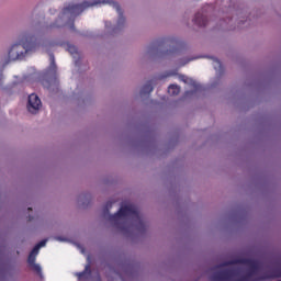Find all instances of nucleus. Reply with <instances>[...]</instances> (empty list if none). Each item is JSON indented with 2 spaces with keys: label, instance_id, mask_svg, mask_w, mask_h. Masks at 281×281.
I'll return each mask as SVG.
<instances>
[{
  "label": "nucleus",
  "instance_id": "nucleus-1",
  "mask_svg": "<svg viewBox=\"0 0 281 281\" xmlns=\"http://www.w3.org/2000/svg\"><path fill=\"white\" fill-rule=\"evenodd\" d=\"M41 49L38 36L34 33L23 32L19 35L18 42L10 45L8 55L2 59V67H8L11 63H21Z\"/></svg>",
  "mask_w": 281,
  "mask_h": 281
},
{
  "label": "nucleus",
  "instance_id": "nucleus-2",
  "mask_svg": "<svg viewBox=\"0 0 281 281\" xmlns=\"http://www.w3.org/2000/svg\"><path fill=\"white\" fill-rule=\"evenodd\" d=\"M109 221L116 225L121 232H128L132 227H136V229L144 227L137 207L131 203H123L116 214L109 216Z\"/></svg>",
  "mask_w": 281,
  "mask_h": 281
},
{
  "label": "nucleus",
  "instance_id": "nucleus-3",
  "mask_svg": "<svg viewBox=\"0 0 281 281\" xmlns=\"http://www.w3.org/2000/svg\"><path fill=\"white\" fill-rule=\"evenodd\" d=\"M106 3L112 4V7L116 9V12L119 13L117 27H122L126 20L122 14L120 4L113 2V0H92L91 2L85 1L81 4H69L63 10L60 19H76V16L82 14L87 8H93L94 5H106Z\"/></svg>",
  "mask_w": 281,
  "mask_h": 281
},
{
  "label": "nucleus",
  "instance_id": "nucleus-4",
  "mask_svg": "<svg viewBox=\"0 0 281 281\" xmlns=\"http://www.w3.org/2000/svg\"><path fill=\"white\" fill-rule=\"evenodd\" d=\"M239 262L248 267L245 276L234 270H227L220 274V281H254V276L258 274V269H259L258 261L241 260Z\"/></svg>",
  "mask_w": 281,
  "mask_h": 281
},
{
  "label": "nucleus",
  "instance_id": "nucleus-5",
  "mask_svg": "<svg viewBox=\"0 0 281 281\" xmlns=\"http://www.w3.org/2000/svg\"><path fill=\"white\" fill-rule=\"evenodd\" d=\"M41 106H43V102H41V98H38L36 93L30 94L29 101L26 104L29 113L36 115V113L41 111Z\"/></svg>",
  "mask_w": 281,
  "mask_h": 281
},
{
  "label": "nucleus",
  "instance_id": "nucleus-6",
  "mask_svg": "<svg viewBox=\"0 0 281 281\" xmlns=\"http://www.w3.org/2000/svg\"><path fill=\"white\" fill-rule=\"evenodd\" d=\"M47 245V239L40 241L30 254V261L33 262L36 256H38V251H41V247H45Z\"/></svg>",
  "mask_w": 281,
  "mask_h": 281
},
{
  "label": "nucleus",
  "instance_id": "nucleus-7",
  "mask_svg": "<svg viewBox=\"0 0 281 281\" xmlns=\"http://www.w3.org/2000/svg\"><path fill=\"white\" fill-rule=\"evenodd\" d=\"M193 21H194V23H195L196 25H199L200 27H203V26L207 25V19L204 18V15L201 14V13H198V14L195 15V18H194Z\"/></svg>",
  "mask_w": 281,
  "mask_h": 281
},
{
  "label": "nucleus",
  "instance_id": "nucleus-8",
  "mask_svg": "<svg viewBox=\"0 0 281 281\" xmlns=\"http://www.w3.org/2000/svg\"><path fill=\"white\" fill-rule=\"evenodd\" d=\"M153 81L147 82L140 90V95H148L153 93Z\"/></svg>",
  "mask_w": 281,
  "mask_h": 281
},
{
  "label": "nucleus",
  "instance_id": "nucleus-9",
  "mask_svg": "<svg viewBox=\"0 0 281 281\" xmlns=\"http://www.w3.org/2000/svg\"><path fill=\"white\" fill-rule=\"evenodd\" d=\"M179 78L182 82H184V85H191V87H193V89H198L196 82L194 80H192L191 78H189L184 75H181Z\"/></svg>",
  "mask_w": 281,
  "mask_h": 281
},
{
  "label": "nucleus",
  "instance_id": "nucleus-10",
  "mask_svg": "<svg viewBox=\"0 0 281 281\" xmlns=\"http://www.w3.org/2000/svg\"><path fill=\"white\" fill-rule=\"evenodd\" d=\"M27 262H29L30 267L33 269V271H36V273H41V271H42L41 265L36 263V257L33 258V261H31L30 255H29Z\"/></svg>",
  "mask_w": 281,
  "mask_h": 281
},
{
  "label": "nucleus",
  "instance_id": "nucleus-11",
  "mask_svg": "<svg viewBox=\"0 0 281 281\" xmlns=\"http://www.w3.org/2000/svg\"><path fill=\"white\" fill-rule=\"evenodd\" d=\"M180 92H181V87L177 85H171L168 88L169 95H179Z\"/></svg>",
  "mask_w": 281,
  "mask_h": 281
},
{
  "label": "nucleus",
  "instance_id": "nucleus-12",
  "mask_svg": "<svg viewBox=\"0 0 281 281\" xmlns=\"http://www.w3.org/2000/svg\"><path fill=\"white\" fill-rule=\"evenodd\" d=\"M87 273H89V276L91 274V267L88 265L86 266V270L83 272H79L77 273L79 280H82V278H85V276H87Z\"/></svg>",
  "mask_w": 281,
  "mask_h": 281
},
{
  "label": "nucleus",
  "instance_id": "nucleus-13",
  "mask_svg": "<svg viewBox=\"0 0 281 281\" xmlns=\"http://www.w3.org/2000/svg\"><path fill=\"white\" fill-rule=\"evenodd\" d=\"M68 52L69 54H71V56L78 54V49L76 48V46H68Z\"/></svg>",
  "mask_w": 281,
  "mask_h": 281
},
{
  "label": "nucleus",
  "instance_id": "nucleus-14",
  "mask_svg": "<svg viewBox=\"0 0 281 281\" xmlns=\"http://www.w3.org/2000/svg\"><path fill=\"white\" fill-rule=\"evenodd\" d=\"M214 69H221V61L218 59L214 60Z\"/></svg>",
  "mask_w": 281,
  "mask_h": 281
},
{
  "label": "nucleus",
  "instance_id": "nucleus-15",
  "mask_svg": "<svg viewBox=\"0 0 281 281\" xmlns=\"http://www.w3.org/2000/svg\"><path fill=\"white\" fill-rule=\"evenodd\" d=\"M50 67H56V61L54 59V55H50Z\"/></svg>",
  "mask_w": 281,
  "mask_h": 281
},
{
  "label": "nucleus",
  "instance_id": "nucleus-16",
  "mask_svg": "<svg viewBox=\"0 0 281 281\" xmlns=\"http://www.w3.org/2000/svg\"><path fill=\"white\" fill-rule=\"evenodd\" d=\"M112 204L111 203H108L106 206H105V211H104V216H106V212H109V207H111Z\"/></svg>",
  "mask_w": 281,
  "mask_h": 281
},
{
  "label": "nucleus",
  "instance_id": "nucleus-17",
  "mask_svg": "<svg viewBox=\"0 0 281 281\" xmlns=\"http://www.w3.org/2000/svg\"><path fill=\"white\" fill-rule=\"evenodd\" d=\"M170 76H172V74H167L166 76L160 77V78H170Z\"/></svg>",
  "mask_w": 281,
  "mask_h": 281
},
{
  "label": "nucleus",
  "instance_id": "nucleus-18",
  "mask_svg": "<svg viewBox=\"0 0 281 281\" xmlns=\"http://www.w3.org/2000/svg\"><path fill=\"white\" fill-rule=\"evenodd\" d=\"M55 240L65 241V239H63V238H60V237H55Z\"/></svg>",
  "mask_w": 281,
  "mask_h": 281
},
{
  "label": "nucleus",
  "instance_id": "nucleus-19",
  "mask_svg": "<svg viewBox=\"0 0 281 281\" xmlns=\"http://www.w3.org/2000/svg\"><path fill=\"white\" fill-rule=\"evenodd\" d=\"M81 254H85V248H81Z\"/></svg>",
  "mask_w": 281,
  "mask_h": 281
},
{
  "label": "nucleus",
  "instance_id": "nucleus-20",
  "mask_svg": "<svg viewBox=\"0 0 281 281\" xmlns=\"http://www.w3.org/2000/svg\"><path fill=\"white\" fill-rule=\"evenodd\" d=\"M190 60H192V59H188V61H187V63H190Z\"/></svg>",
  "mask_w": 281,
  "mask_h": 281
},
{
  "label": "nucleus",
  "instance_id": "nucleus-21",
  "mask_svg": "<svg viewBox=\"0 0 281 281\" xmlns=\"http://www.w3.org/2000/svg\"><path fill=\"white\" fill-rule=\"evenodd\" d=\"M190 60H192V59H188V61H187V63H190Z\"/></svg>",
  "mask_w": 281,
  "mask_h": 281
}]
</instances>
